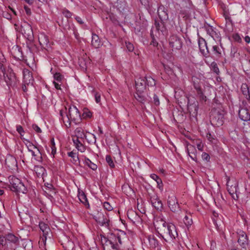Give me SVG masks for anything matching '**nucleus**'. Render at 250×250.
Here are the masks:
<instances>
[{"mask_svg":"<svg viewBox=\"0 0 250 250\" xmlns=\"http://www.w3.org/2000/svg\"><path fill=\"white\" fill-rule=\"evenodd\" d=\"M210 69L213 72H214L217 75H218L220 73L219 69L218 67V65L215 62H213L211 63Z\"/></svg>","mask_w":250,"mask_h":250,"instance_id":"nucleus-41","label":"nucleus"},{"mask_svg":"<svg viewBox=\"0 0 250 250\" xmlns=\"http://www.w3.org/2000/svg\"><path fill=\"white\" fill-rule=\"evenodd\" d=\"M75 19L79 24H83V20L80 17L76 16Z\"/></svg>","mask_w":250,"mask_h":250,"instance_id":"nucleus-63","label":"nucleus"},{"mask_svg":"<svg viewBox=\"0 0 250 250\" xmlns=\"http://www.w3.org/2000/svg\"><path fill=\"white\" fill-rule=\"evenodd\" d=\"M150 177L157 182V187L160 190H163V184L161 179L155 174H151Z\"/></svg>","mask_w":250,"mask_h":250,"instance_id":"nucleus-33","label":"nucleus"},{"mask_svg":"<svg viewBox=\"0 0 250 250\" xmlns=\"http://www.w3.org/2000/svg\"><path fill=\"white\" fill-rule=\"evenodd\" d=\"M153 103L156 105H159L160 104V101L158 97L154 94L153 96Z\"/></svg>","mask_w":250,"mask_h":250,"instance_id":"nucleus-57","label":"nucleus"},{"mask_svg":"<svg viewBox=\"0 0 250 250\" xmlns=\"http://www.w3.org/2000/svg\"><path fill=\"white\" fill-rule=\"evenodd\" d=\"M94 219L101 226L108 227L109 226V219L106 211H98L94 216Z\"/></svg>","mask_w":250,"mask_h":250,"instance_id":"nucleus-7","label":"nucleus"},{"mask_svg":"<svg viewBox=\"0 0 250 250\" xmlns=\"http://www.w3.org/2000/svg\"><path fill=\"white\" fill-rule=\"evenodd\" d=\"M103 206H104V208L106 210L110 211L112 209V207L111 206V205L108 202H104V203Z\"/></svg>","mask_w":250,"mask_h":250,"instance_id":"nucleus-55","label":"nucleus"},{"mask_svg":"<svg viewBox=\"0 0 250 250\" xmlns=\"http://www.w3.org/2000/svg\"><path fill=\"white\" fill-rule=\"evenodd\" d=\"M241 90L243 94L245 96L246 98L250 101V91L248 85L246 83H242L241 86Z\"/></svg>","mask_w":250,"mask_h":250,"instance_id":"nucleus-26","label":"nucleus"},{"mask_svg":"<svg viewBox=\"0 0 250 250\" xmlns=\"http://www.w3.org/2000/svg\"><path fill=\"white\" fill-rule=\"evenodd\" d=\"M127 216L129 218L131 219L130 217H132L134 215H136V213L132 209L128 210L127 213Z\"/></svg>","mask_w":250,"mask_h":250,"instance_id":"nucleus-60","label":"nucleus"},{"mask_svg":"<svg viewBox=\"0 0 250 250\" xmlns=\"http://www.w3.org/2000/svg\"><path fill=\"white\" fill-rule=\"evenodd\" d=\"M106 162L110 167V168H113L115 167L114 162L110 155H106L105 157Z\"/></svg>","mask_w":250,"mask_h":250,"instance_id":"nucleus-42","label":"nucleus"},{"mask_svg":"<svg viewBox=\"0 0 250 250\" xmlns=\"http://www.w3.org/2000/svg\"><path fill=\"white\" fill-rule=\"evenodd\" d=\"M66 108L65 109V111L61 110L60 111V115L61 117V120L62 121L65 126L68 128L71 126V122L72 121L70 119H69L68 113L66 112Z\"/></svg>","mask_w":250,"mask_h":250,"instance_id":"nucleus-17","label":"nucleus"},{"mask_svg":"<svg viewBox=\"0 0 250 250\" xmlns=\"http://www.w3.org/2000/svg\"><path fill=\"white\" fill-rule=\"evenodd\" d=\"M169 44L172 50H180L182 47V41L181 38L173 35L169 37Z\"/></svg>","mask_w":250,"mask_h":250,"instance_id":"nucleus-9","label":"nucleus"},{"mask_svg":"<svg viewBox=\"0 0 250 250\" xmlns=\"http://www.w3.org/2000/svg\"><path fill=\"white\" fill-rule=\"evenodd\" d=\"M83 116L84 118H90L92 116V112L88 109H85L83 113Z\"/></svg>","mask_w":250,"mask_h":250,"instance_id":"nucleus-48","label":"nucleus"},{"mask_svg":"<svg viewBox=\"0 0 250 250\" xmlns=\"http://www.w3.org/2000/svg\"><path fill=\"white\" fill-rule=\"evenodd\" d=\"M192 82L194 88L196 90L198 95L200 98L205 101L206 100V97L204 95L202 92L201 86V80L196 76L192 77Z\"/></svg>","mask_w":250,"mask_h":250,"instance_id":"nucleus-13","label":"nucleus"},{"mask_svg":"<svg viewBox=\"0 0 250 250\" xmlns=\"http://www.w3.org/2000/svg\"><path fill=\"white\" fill-rule=\"evenodd\" d=\"M33 129L38 133H40L42 132L41 129L36 124H34L32 125Z\"/></svg>","mask_w":250,"mask_h":250,"instance_id":"nucleus-58","label":"nucleus"},{"mask_svg":"<svg viewBox=\"0 0 250 250\" xmlns=\"http://www.w3.org/2000/svg\"><path fill=\"white\" fill-rule=\"evenodd\" d=\"M223 16L225 18L226 21V29L229 31L232 30L233 29L232 22L231 18L229 16V13L227 10L224 9Z\"/></svg>","mask_w":250,"mask_h":250,"instance_id":"nucleus-21","label":"nucleus"},{"mask_svg":"<svg viewBox=\"0 0 250 250\" xmlns=\"http://www.w3.org/2000/svg\"><path fill=\"white\" fill-rule=\"evenodd\" d=\"M76 147L78 149V150L82 152H84L85 150V147L83 146V145L81 143L80 144H76Z\"/></svg>","mask_w":250,"mask_h":250,"instance_id":"nucleus-51","label":"nucleus"},{"mask_svg":"<svg viewBox=\"0 0 250 250\" xmlns=\"http://www.w3.org/2000/svg\"><path fill=\"white\" fill-rule=\"evenodd\" d=\"M104 250H120L119 244L102 243Z\"/></svg>","mask_w":250,"mask_h":250,"instance_id":"nucleus-25","label":"nucleus"},{"mask_svg":"<svg viewBox=\"0 0 250 250\" xmlns=\"http://www.w3.org/2000/svg\"><path fill=\"white\" fill-rule=\"evenodd\" d=\"M121 234L119 233H109L107 237H102V243L119 244V246H121L123 244L121 234H122L124 237H125V234L123 231H121Z\"/></svg>","mask_w":250,"mask_h":250,"instance_id":"nucleus-5","label":"nucleus"},{"mask_svg":"<svg viewBox=\"0 0 250 250\" xmlns=\"http://www.w3.org/2000/svg\"><path fill=\"white\" fill-rule=\"evenodd\" d=\"M159 18L163 22H165L168 19V16L165 7L161 5L158 7L157 10Z\"/></svg>","mask_w":250,"mask_h":250,"instance_id":"nucleus-16","label":"nucleus"},{"mask_svg":"<svg viewBox=\"0 0 250 250\" xmlns=\"http://www.w3.org/2000/svg\"><path fill=\"white\" fill-rule=\"evenodd\" d=\"M91 44L95 48L100 47L101 45V41L98 35L93 34L92 36Z\"/></svg>","mask_w":250,"mask_h":250,"instance_id":"nucleus-28","label":"nucleus"},{"mask_svg":"<svg viewBox=\"0 0 250 250\" xmlns=\"http://www.w3.org/2000/svg\"><path fill=\"white\" fill-rule=\"evenodd\" d=\"M207 138L210 142H211L212 143L213 142V140H214V138H213V136L210 133H208L207 134Z\"/></svg>","mask_w":250,"mask_h":250,"instance_id":"nucleus-62","label":"nucleus"},{"mask_svg":"<svg viewBox=\"0 0 250 250\" xmlns=\"http://www.w3.org/2000/svg\"><path fill=\"white\" fill-rule=\"evenodd\" d=\"M54 78L55 80L61 82L63 78V76L60 73H56L54 74Z\"/></svg>","mask_w":250,"mask_h":250,"instance_id":"nucleus-50","label":"nucleus"},{"mask_svg":"<svg viewBox=\"0 0 250 250\" xmlns=\"http://www.w3.org/2000/svg\"><path fill=\"white\" fill-rule=\"evenodd\" d=\"M167 204L169 209L172 212L179 213V211H180V206L175 195H172L168 196Z\"/></svg>","mask_w":250,"mask_h":250,"instance_id":"nucleus-10","label":"nucleus"},{"mask_svg":"<svg viewBox=\"0 0 250 250\" xmlns=\"http://www.w3.org/2000/svg\"><path fill=\"white\" fill-rule=\"evenodd\" d=\"M94 97L96 102L99 103L101 102V94L99 92H95Z\"/></svg>","mask_w":250,"mask_h":250,"instance_id":"nucleus-54","label":"nucleus"},{"mask_svg":"<svg viewBox=\"0 0 250 250\" xmlns=\"http://www.w3.org/2000/svg\"><path fill=\"white\" fill-rule=\"evenodd\" d=\"M38 40L39 43L43 49H47L49 46V40L48 37L43 33L39 35Z\"/></svg>","mask_w":250,"mask_h":250,"instance_id":"nucleus-19","label":"nucleus"},{"mask_svg":"<svg viewBox=\"0 0 250 250\" xmlns=\"http://www.w3.org/2000/svg\"><path fill=\"white\" fill-rule=\"evenodd\" d=\"M151 37L152 38V41L151 42V44L153 45L154 46H157L158 45V42L156 41H155L154 39V36L153 33V29L151 30V33H150Z\"/></svg>","mask_w":250,"mask_h":250,"instance_id":"nucleus-47","label":"nucleus"},{"mask_svg":"<svg viewBox=\"0 0 250 250\" xmlns=\"http://www.w3.org/2000/svg\"><path fill=\"white\" fill-rule=\"evenodd\" d=\"M39 227L41 230L42 231L44 235H46L48 233L50 230L48 226L43 222H40L39 224Z\"/></svg>","mask_w":250,"mask_h":250,"instance_id":"nucleus-39","label":"nucleus"},{"mask_svg":"<svg viewBox=\"0 0 250 250\" xmlns=\"http://www.w3.org/2000/svg\"><path fill=\"white\" fill-rule=\"evenodd\" d=\"M53 84H54V85L55 87L57 89H61L60 84H59L58 83H57L56 82L54 81L53 82Z\"/></svg>","mask_w":250,"mask_h":250,"instance_id":"nucleus-64","label":"nucleus"},{"mask_svg":"<svg viewBox=\"0 0 250 250\" xmlns=\"http://www.w3.org/2000/svg\"><path fill=\"white\" fill-rule=\"evenodd\" d=\"M34 171L39 178L43 179L44 177L46 175L45 169L41 166H35L34 167Z\"/></svg>","mask_w":250,"mask_h":250,"instance_id":"nucleus-22","label":"nucleus"},{"mask_svg":"<svg viewBox=\"0 0 250 250\" xmlns=\"http://www.w3.org/2000/svg\"><path fill=\"white\" fill-rule=\"evenodd\" d=\"M228 191L233 199L237 200L238 199V197L237 194L236 187L235 186L233 188H232V186H231L230 188L228 187Z\"/></svg>","mask_w":250,"mask_h":250,"instance_id":"nucleus-36","label":"nucleus"},{"mask_svg":"<svg viewBox=\"0 0 250 250\" xmlns=\"http://www.w3.org/2000/svg\"><path fill=\"white\" fill-rule=\"evenodd\" d=\"M69 157H71L72 160L71 162L75 165L80 164V160L77 153L74 152L73 151L67 153Z\"/></svg>","mask_w":250,"mask_h":250,"instance_id":"nucleus-30","label":"nucleus"},{"mask_svg":"<svg viewBox=\"0 0 250 250\" xmlns=\"http://www.w3.org/2000/svg\"><path fill=\"white\" fill-rule=\"evenodd\" d=\"M152 206L157 210H161L163 208L162 201L158 198H153L151 200Z\"/></svg>","mask_w":250,"mask_h":250,"instance_id":"nucleus-32","label":"nucleus"},{"mask_svg":"<svg viewBox=\"0 0 250 250\" xmlns=\"http://www.w3.org/2000/svg\"><path fill=\"white\" fill-rule=\"evenodd\" d=\"M125 43L126 48L129 51L131 52L134 50V46L132 43L126 42H125Z\"/></svg>","mask_w":250,"mask_h":250,"instance_id":"nucleus-52","label":"nucleus"},{"mask_svg":"<svg viewBox=\"0 0 250 250\" xmlns=\"http://www.w3.org/2000/svg\"><path fill=\"white\" fill-rule=\"evenodd\" d=\"M21 32L28 41H32L34 38L32 28L30 24L23 22L21 26Z\"/></svg>","mask_w":250,"mask_h":250,"instance_id":"nucleus-8","label":"nucleus"},{"mask_svg":"<svg viewBox=\"0 0 250 250\" xmlns=\"http://www.w3.org/2000/svg\"><path fill=\"white\" fill-rule=\"evenodd\" d=\"M16 130L21 136H23L24 131L23 130V127L21 125H17L16 126Z\"/></svg>","mask_w":250,"mask_h":250,"instance_id":"nucleus-49","label":"nucleus"},{"mask_svg":"<svg viewBox=\"0 0 250 250\" xmlns=\"http://www.w3.org/2000/svg\"><path fill=\"white\" fill-rule=\"evenodd\" d=\"M238 114L241 120L247 122L248 125L250 124V114L246 108L240 109L239 110Z\"/></svg>","mask_w":250,"mask_h":250,"instance_id":"nucleus-18","label":"nucleus"},{"mask_svg":"<svg viewBox=\"0 0 250 250\" xmlns=\"http://www.w3.org/2000/svg\"><path fill=\"white\" fill-rule=\"evenodd\" d=\"M148 240L150 246L152 248H156L159 246V243L156 237L153 235H150L148 236Z\"/></svg>","mask_w":250,"mask_h":250,"instance_id":"nucleus-27","label":"nucleus"},{"mask_svg":"<svg viewBox=\"0 0 250 250\" xmlns=\"http://www.w3.org/2000/svg\"><path fill=\"white\" fill-rule=\"evenodd\" d=\"M212 52L216 57L220 58L222 56V50L218 45H213Z\"/></svg>","mask_w":250,"mask_h":250,"instance_id":"nucleus-37","label":"nucleus"},{"mask_svg":"<svg viewBox=\"0 0 250 250\" xmlns=\"http://www.w3.org/2000/svg\"><path fill=\"white\" fill-rule=\"evenodd\" d=\"M68 116L72 121L76 123L81 119V115L78 109L75 106H71L68 109Z\"/></svg>","mask_w":250,"mask_h":250,"instance_id":"nucleus-11","label":"nucleus"},{"mask_svg":"<svg viewBox=\"0 0 250 250\" xmlns=\"http://www.w3.org/2000/svg\"><path fill=\"white\" fill-rule=\"evenodd\" d=\"M159 235L167 242L172 241L178 236L176 228L171 223H167L161 219L154 223Z\"/></svg>","mask_w":250,"mask_h":250,"instance_id":"nucleus-1","label":"nucleus"},{"mask_svg":"<svg viewBox=\"0 0 250 250\" xmlns=\"http://www.w3.org/2000/svg\"><path fill=\"white\" fill-rule=\"evenodd\" d=\"M33 81V78L32 74L28 70L23 71V83L25 84L28 85L30 83H32Z\"/></svg>","mask_w":250,"mask_h":250,"instance_id":"nucleus-24","label":"nucleus"},{"mask_svg":"<svg viewBox=\"0 0 250 250\" xmlns=\"http://www.w3.org/2000/svg\"><path fill=\"white\" fill-rule=\"evenodd\" d=\"M202 158L203 160L209 161L210 160V156L206 152H203L202 154Z\"/></svg>","mask_w":250,"mask_h":250,"instance_id":"nucleus-56","label":"nucleus"},{"mask_svg":"<svg viewBox=\"0 0 250 250\" xmlns=\"http://www.w3.org/2000/svg\"><path fill=\"white\" fill-rule=\"evenodd\" d=\"M83 159V163L88 167L92 169L93 170H96L97 169V166L95 164L92 162L88 158H86L85 156H82Z\"/></svg>","mask_w":250,"mask_h":250,"instance_id":"nucleus-31","label":"nucleus"},{"mask_svg":"<svg viewBox=\"0 0 250 250\" xmlns=\"http://www.w3.org/2000/svg\"><path fill=\"white\" fill-rule=\"evenodd\" d=\"M165 23V22H163L162 21L160 23L155 21V27H153L152 30L153 29V31L155 30L158 31L159 36H160V32L162 33V35H164L166 32V28L164 25Z\"/></svg>","mask_w":250,"mask_h":250,"instance_id":"nucleus-23","label":"nucleus"},{"mask_svg":"<svg viewBox=\"0 0 250 250\" xmlns=\"http://www.w3.org/2000/svg\"><path fill=\"white\" fill-rule=\"evenodd\" d=\"M198 45L200 52L203 56L208 57L210 56V52L205 40L202 38H200L198 40Z\"/></svg>","mask_w":250,"mask_h":250,"instance_id":"nucleus-14","label":"nucleus"},{"mask_svg":"<svg viewBox=\"0 0 250 250\" xmlns=\"http://www.w3.org/2000/svg\"><path fill=\"white\" fill-rule=\"evenodd\" d=\"M155 84V80L151 76L139 78L135 81L136 91L138 92H144L146 89V85L149 86H153Z\"/></svg>","mask_w":250,"mask_h":250,"instance_id":"nucleus-2","label":"nucleus"},{"mask_svg":"<svg viewBox=\"0 0 250 250\" xmlns=\"http://www.w3.org/2000/svg\"><path fill=\"white\" fill-rule=\"evenodd\" d=\"M78 196L79 199L81 201V202L83 203L85 206H87V205H88V206H89L88 201H87V198H86V195L85 194V193L83 192V191L79 192Z\"/></svg>","mask_w":250,"mask_h":250,"instance_id":"nucleus-35","label":"nucleus"},{"mask_svg":"<svg viewBox=\"0 0 250 250\" xmlns=\"http://www.w3.org/2000/svg\"><path fill=\"white\" fill-rule=\"evenodd\" d=\"M28 150V151H29L31 153L32 156L34 158V159L36 160H37L39 162L42 161V154H41L39 149H36V150H31V149H30Z\"/></svg>","mask_w":250,"mask_h":250,"instance_id":"nucleus-29","label":"nucleus"},{"mask_svg":"<svg viewBox=\"0 0 250 250\" xmlns=\"http://www.w3.org/2000/svg\"><path fill=\"white\" fill-rule=\"evenodd\" d=\"M180 14L185 19H188L190 17V14L186 9H182L180 10Z\"/></svg>","mask_w":250,"mask_h":250,"instance_id":"nucleus-44","label":"nucleus"},{"mask_svg":"<svg viewBox=\"0 0 250 250\" xmlns=\"http://www.w3.org/2000/svg\"><path fill=\"white\" fill-rule=\"evenodd\" d=\"M190 150H195L194 147L191 145H188L187 151L189 156L193 160L196 161V157L194 152H190Z\"/></svg>","mask_w":250,"mask_h":250,"instance_id":"nucleus-38","label":"nucleus"},{"mask_svg":"<svg viewBox=\"0 0 250 250\" xmlns=\"http://www.w3.org/2000/svg\"><path fill=\"white\" fill-rule=\"evenodd\" d=\"M51 147L52 149L51 154L54 156L56 153V148L54 138H52L51 140Z\"/></svg>","mask_w":250,"mask_h":250,"instance_id":"nucleus-45","label":"nucleus"},{"mask_svg":"<svg viewBox=\"0 0 250 250\" xmlns=\"http://www.w3.org/2000/svg\"><path fill=\"white\" fill-rule=\"evenodd\" d=\"M238 240L237 242L240 247V250H247L250 247V240L246 233L242 230L237 231Z\"/></svg>","mask_w":250,"mask_h":250,"instance_id":"nucleus-6","label":"nucleus"},{"mask_svg":"<svg viewBox=\"0 0 250 250\" xmlns=\"http://www.w3.org/2000/svg\"><path fill=\"white\" fill-rule=\"evenodd\" d=\"M43 190L45 194L50 198H53L57 193L56 189L52 184L49 183L44 184Z\"/></svg>","mask_w":250,"mask_h":250,"instance_id":"nucleus-15","label":"nucleus"},{"mask_svg":"<svg viewBox=\"0 0 250 250\" xmlns=\"http://www.w3.org/2000/svg\"><path fill=\"white\" fill-rule=\"evenodd\" d=\"M134 97L138 102L141 103H144L146 101V98L144 94V92H138L136 91Z\"/></svg>","mask_w":250,"mask_h":250,"instance_id":"nucleus-34","label":"nucleus"},{"mask_svg":"<svg viewBox=\"0 0 250 250\" xmlns=\"http://www.w3.org/2000/svg\"><path fill=\"white\" fill-rule=\"evenodd\" d=\"M62 13L67 19L70 18L72 16V13L66 9L63 10Z\"/></svg>","mask_w":250,"mask_h":250,"instance_id":"nucleus-46","label":"nucleus"},{"mask_svg":"<svg viewBox=\"0 0 250 250\" xmlns=\"http://www.w3.org/2000/svg\"><path fill=\"white\" fill-rule=\"evenodd\" d=\"M25 141L26 142L25 143V144L27 146L28 150L31 149L32 147H33V146L34 145L33 144L28 140H25Z\"/></svg>","mask_w":250,"mask_h":250,"instance_id":"nucleus-59","label":"nucleus"},{"mask_svg":"<svg viewBox=\"0 0 250 250\" xmlns=\"http://www.w3.org/2000/svg\"><path fill=\"white\" fill-rule=\"evenodd\" d=\"M196 146L199 150L201 151H202L203 150L204 144L202 142L200 141H197Z\"/></svg>","mask_w":250,"mask_h":250,"instance_id":"nucleus-53","label":"nucleus"},{"mask_svg":"<svg viewBox=\"0 0 250 250\" xmlns=\"http://www.w3.org/2000/svg\"><path fill=\"white\" fill-rule=\"evenodd\" d=\"M6 241L9 243H12L14 244H17L19 243V238L12 233L7 234L5 237L0 235V245H5Z\"/></svg>","mask_w":250,"mask_h":250,"instance_id":"nucleus-12","label":"nucleus"},{"mask_svg":"<svg viewBox=\"0 0 250 250\" xmlns=\"http://www.w3.org/2000/svg\"><path fill=\"white\" fill-rule=\"evenodd\" d=\"M75 133L78 137L83 138L84 136L83 130L81 127H77L75 130Z\"/></svg>","mask_w":250,"mask_h":250,"instance_id":"nucleus-43","label":"nucleus"},{"mask_svg":"<svg viewBox=\"0 0 250 250\" xmlns=\"http://www.w3.org/2000/svg\"><path fill=\"white\" fill-rule=\"evenodd\" d=\"M205 28L207 33L214 40L216 39H220V33L217 32L212 26L208 25L205 26Z\"/></svg>","mask_w":250,"mask_h":250,"instance_id":"nucleus-20","label":"nucleus"},{"mask_svg":"<svg viewBox=\"0 0 250 250\" xmlns=\"http://www.w3.org/2000/svg\"><path fill=\"white\" fill-rule=\"evenodd\" d=\"M183 221L184 222V224L187 227L190 226L192 223V220L190 215H185L183 219Z\"/></svg>","mask_w":250,"mask_h":250,"instance_id":"nucleus-40","label":"nucleus"},{"mask_svg":"<svg viewBox=\"0 0 250 250\" xmlns=\"http://www.w3.org/2000/svg\"><path fill=\"white\" fill-rule=\"evenodd\" d=\"M11 190L17 193H26L27 188L20 179L12 176L9 177Z\"/></svg>","mask_w":250,"mask_h":250,"instance_id":"nucleus-4","label":"nucleus"},{"mask_svg":"<svg viewBox=\"0 0 250 250\" xmlns=\"http://www.w3.org/2000/svg\"><path fill=\"white\" fill-rule=\"evenodd\" d=\"M224 111L220 109L213 108L210 112L211 124L215 126H220L224 123Z\"/></svg>","mask_w":250,"mask_h":250,"instance_id":"nucleus-3","label":"nucleus"},{"mask_svg":"<svg viewBox=\"0 0 250 250\" xmlns=\"http://www.w3.org/2000/svg\"><path fill=\"white\" fill-rule=\"evenodd\" d=\"M24 8L25 9V12L26 14L28 16L31 15V11L30 8H29L27 6L24 5Z\"/></svg>","mask_w":250,"mask_h":250,"instance_id":"nucleus-61","label":"nucleus"}]
</instances>
